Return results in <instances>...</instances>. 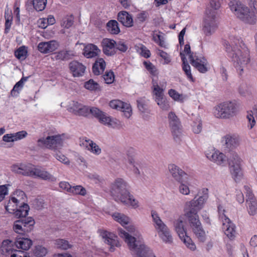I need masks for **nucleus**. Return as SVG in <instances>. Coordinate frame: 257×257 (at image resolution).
Listing matches in <instances>:
<instances>
[{
  "instance_id": "36",
  "label": "nucleus",
  "mask_w": 257,
  "mask_h": 257,
  "mask_svg": "<svg viewBox=\"0 0 257 257\" xmlns=\"http://www.w3.org/2000/svg\"><path fill=\"white\" fill-rule=\"evenodd\" d=\"M29 210V205L23 202L22 205L20 206L19 208L17 207L14 214L17 218L25 217L28 214Z\"/></svg>"
},
{
  "instance_id": "9",
  "label": "nucleus",
  "mask_w": 257,
  "mask_h": 257,
  "mask_svg": "<svg viewBox=\"0 0 257 257\" xmlns=\"http://www.w3.org/2000/svg\"><path fill=\"white\" fill-rule=\"evenodd\" d=\"M228 161L232 177L236 182H239L243 177L241 159L236 152H232L230 154Z\"/></svg>"
},
{
  "instance_id": "13",
  "label": "nucleus",
  "mask_w": 257,
  "mask_h": 257,
  "mask_svg": "<svg viewBox=\"0 0 257 257\" xmlns=\"http://www.w3.org/2000/svg\"><path fill=\"white\" fill-rule=\"evenodd\" d=\"M189 59L191 65L199 72L205 73L209 70V65L204 57L192 54L189 55Z\"/></svg>"
},
{
  "instance_id": "39",
  "label": "nucleus",
  "mask_w": 257,
  "mask_h": 257,
  "mask_svg": "<svg viewBox=\"0 0 257 257\" xmlns=\"http://www.w3.org/2000/svg\"><path fill=\"white\" fill-rule=\"evenodd\" d=\"M74 56L71 51L62 50L56 53L55 58L57 60H68Z\"/></svg>"
},
{
  "instance_id": "32",
  "label": "nucleus",
  "mask_w": 257,
  "mask_h": 257,
  "mask_svg": "<svg viewBox=\"0 0 257 257\" xmlns=\"http://www.w3.org/2000/svg\"><path fill=\"white\" fill-rule=\"evenodd\" d=\"M105 62L102 58L97 59L92 67L93 73L95 75H99L103 73L105 68Z\"/></svg>"
},
{
  "instance_id": "54",
  "label": "nucleus",
  "mask_w": 257,
  "mask_h": 257,
  "mask_svg": "<svg viewBox=\"0 0 257 257\" xmlns=\"http://www.w3.org/2000/svg\"><path fill=\"white\" fill-rule=\"evenodd\" d=\"M84 87L90 91L99 90V85L93 79H90L84 83Z\"/></svg>"
},
{
  "instance_id": "60",
  "label": "nucleus",
  "mask_w": 257,
  "mask_h": 257,
  "mask_svg": "<svg viewBox=\"0 0 257 257\" xmlns=\"http://www.w3.org/2000/svg\"><path fill=\"white\" fill-rule=\"evenodd\" d=\"M144 65L145 68L152 75L155 76L158 74L157 68L150 62H144Z\"/></svg>"
},
{
  "instance_id": "21",
  "label": "nucleus",
  "mask_w": 257,
  "mask_h": 257,
  "mask_svg": "<svg viewBox=\"0 0 257 257\" xmlns=\"http://www.w3.org/2000/svg\"><path fill=\"white\" fill-rule=\"evenodd\" d=\"M80 146L92 154L98 156L101 153L100 147L91 140L85 138L80 141Z\"/></svg>"
},
{
  "instance_id": "53",
  "label": "nucleus",
  "mask_w": 257,
  "mask_h": 257,
  "mask_svg": "<svg viewBox=\"0 0 257 257\" xmlns=\"http://www.w3.org/2000/svg\"><path fill=\"white\" fill-rule=\"evenodd\" d=\"M202 129V121L200 117H197L195 120H194L192 124V131L194 133L198 134Z\"/></svg>"
},
{
  "instance_id": "50",
  "label": "nucleus",
  "mask_w": 257,
  "mask_h": 257,
  "mask_svg": "<svg viewBox=\"0 0 257 257\" xmlns=\"http://www.w3.org/2000/svg\"><path fill=\"white\" fill-rule=\"evenodd\" d=\"M125 202H121L124 204L128 205L132 208L136 209L139 207V201L135 199L134 196L128 193V195H127L125 198Z\"/></svg>"
},
{
  "instance_id": "52",
  "label": "nucleus",
  "mask_w": 257,
  "mask_h": 257,
  "mask_svg": "<svg viewBox=\"0 0 257 257\" xmlns=\"http://www.w3.org/2000/svg\"><path fill=\"white\" fill-rule=\"evenodd\" d=\"M127 160L129 164H133L135 161V157L137 155V151L132 147L127 148L125 151Z\"/></svg>"
},
{
  "instance_id": "5",
  "label": "nucleus",
  "mask_w": 257,
  "mask_h": 257,
  "mask_svg": "<svg viewBox=\"0 0 257 257\" xmlns=\"http://www.w3.org/2000/svg\"><path fill=\"white\" fill-rule=\"evenodd\" d=\"M208 190L207 188L202 189V195L196 199V197L190 201L186 202L184 207L185 215L198 216V212L204 207V206L208 198Z\"/></svg>"
},
{
  "instance_id": "8",
  "label": "nucleus",
  "mask_w": 257,
  "mask_h": 257,
  "mask_svg": "<svg viewBox=\"0 0 257 257\" xmlns=\"http://www.w3.org/2000/svg\"><path fill=\"white\" fill-rule=\"evenodd\" d=\"M217 12L206 11L202 22V32L204 34L209 37L212 35L218 28Z\"/></svg>"
},
{
  "instance_id": "3",
  "label": "nucleus",
  "mask_w": 257,
  "mask_h": 257,
  "mask_svg": "<svg viewBox=\"0 0 257 257\" xmlns=\"http://www.w3.org/2000/svg\"><path fill=\"white\" fill-rule=\"evenodd\" d=\"M118 231L119 236L124 240L132 253L136 254L137 257H156L152 250L144 244L138 245L136 238L127 232L122 228L118 229Z\"/></svg>"
},
{
  "instance_id": "23",
  "label": "nucleus",
  "mask_w": 257,
  "mask_h": 257,
  "mask_svg": "<svg viewBox=\"0 0 257 257\" xmlns=\"http://www.w3.org/2000/svg\"><path fill=\"white\" fill-rule=\"evenodd\" d=\"M58 47V43L54 40L49 42H40L38 46V50L42 53L47 54L56 50Z\"/></svg>"
},
{
  "instance_id": "49",
  "label": "nucleus",
  "mask_w": 257,
  "mask_h": 257,
  "mask_svg": "<svg viewBox=\"0 0 257 257\" xmlns=\"http://www.w3.org/2000/svg\"><path fill=\"white\" fill-rule=\"evenodd\" d=\"M149 100L145 98H141L137 100L138 107L142 113H149L148 107Z\"/></svg>"
},
{
  "instance_id": "61",
  "label": "nucleus",
  "mask_w": 257,
  "mask_h": 257,
  "mask_svg": "<svg viewBox=\"0 0 257 257\" xmlns=\"http://www.w3.org/2000/svg\"><path fill=\"white\" fill-rule=\"evenodd\" d=\"M54 156L55 158L60 162L65 165H69L70 164V161L68 158L60 152L56 153Z\"/></svg>"
},
{
  "instance_id": "25",
  "label": "nucleus",
  "mask_w": 257,
  "mask_h": 257,
  "mask_svg": "<svg viewBox=\"0 0 257 257\" xmlns=\"http://www.w3.org/2000/svg\"><path fill=\"white\" fill-rule=\"evenodd\" d=\"M71 72L74 77H80L84 75L86 67L81 63L73 61L69 64Z\"/></svg>"
},
{
  "instance_id": "45",
  "label": "nucleus",
  "mask_w": 257,
  "mask_h": 257,
  "mask_svg": "<svg viewBox=\"0 0 257 257\" xmlns=\"http://www.w3.org/2000/svg\"><path fill=\"white\" fill-rule=\"evenodd\" d=\"M55 244L57 248L62 250H67L72 247V245L68 240L61 238L56 239Z\"/></svg>"
},
{
  "instance_id": "31",
  "label": "nucleus",
  "mask_w": 257,
  "mask_h": 257,
  "mask_svg": "<svg viewBox=\"0 0 257 257\" xmlns=\"http://www.w3.org/2000/svg\"><path fill=\"white\" fill-rule=\"evenodd\" d=\"M118 20L125 27H131L133 24V20L131 15L125 11H121L118 13Z\"/></svg>"
},
{
  "instance_id": "19",
  "label": "nucleus",
  "mask_w": 257,
  "mask_h": 257,
  "mask_svg": "<svg viewBox=\"0 0 257 257\" xmlns=\"http://www.w3.org/2000/svg\"><path fill=\"white\" fill-rule=\"evenodd\" d=\"M206 157L217 165L223 166L226 162L225 155L217 150L212 149L206 153Z\"/></svg>"
},
{
  "instance_id": "16",
  "label": "nucleus",
  "mask_w": 257,
  "mask_h": 257,
  "mask_svg": "<svg viewBox=\"0 0 257 257\" xmlns=\"http://www.w3.org/2000/svg\"><path fill=\"white\" fill-rule=\"evenodd\" d=\"M29 176L34 178H38L42 180L52 182L56 181L57 178L45 169L36 167L31 165Z\"/></svg>"
},
{
  "instance_id": "27",
  "label": "nucleus",
  "mask_w": 257,
  "mask_h": 257,
  "mask_svg": "<svg viewBox=\"0 0 257 257\" xmlns=\"http://www.w3.org/2000/svg\"><path fill=\"white\" fill-rule=\"evenodd\" d=\"M167 82L165 81L160 82L153 81V92L155 95V100L164 97V91L166 88Z\"/></svg>"
},
{
  "instance_id": "22",
  "label": "nucleus",
  "mask_w": 257,
  "mask_h": 257,
  "mask_svg": "<svg viewBox=\"0 0 257 257\" xmlns=\"http://www.w3.org/2000/svg\"><path fill=\"white\" fill-rule=\"evenodd\" d=\"M102 51L107 56H112L116 53V42L108 38H104L101 41Z\"/></svg>"
},
{
  "instance_id": "14",
  "label": "nucleus",
  "mask_w": 257,
  "mask_h": 257,
  "mask_svg": "<svg viewBox=\"0 0 257 257\" xmlns=\"http://www.w3.org/2000/svg\"><path fill=\"white\" fill-rule=\"evenodd\" d=\"M244 189L246 194V204L248 213L254 215L257 213V202L252 190L248 185H244Z\"/></svg>"
},
{
  "instance_id": "11",
  "label": "nucleus",
  "mask_w": 257,
  "mask_h": 257,
  "mask_svg": "<svg viewBox=\"0 0 257 257\" xmlns=\"http://www.w3.org/2000/svg\"><path fill=\"white\" fill-rule=\"evenodd\" d=\"M184 224L185 222L182 218H179L176 220L174 223L175 231L187 247L191 250L194 251L196 248V245L191 238L187 235Z\"/></svg>"
},
{
  "instance_id": "42",
  "label": "nucleus",
  "mask_w": 257,
  "mask_h": 257,
  "mask_svg": "<svg viewBox=\"0 0 257 257\" xmlns=\"http://www.w3.org/2000/svg\"><path fill=\"white\" fill-rule=\"evenodd\" d=\"M20 220H23V230L25 232H28L31 231L35 224V221L31 217L22 218Z\"/></svg>"
},
{
  "instance_id": "35",
  "label": "nucleus",
  "mask_w": 257,
  "mask_h": 257,
  "mask_svg": "<svg viewBox=\"0 0 257 257\" xmlns=\"http://www.w3.org/2000/svg\"><path fill=\"white\" fill-rule=\"evenodd\" d=\"M19 203L20 199L16 197H12L7 204L5 205V208L8 212L14 214Z\"/></svg>"
},
{
  "instance_id": "1",
  "label": "nucleus",
  "mask_w": 257,
  "mask_h": 257,
  "mask_svg": "<svg viewBox=\"0 0 257 257\" xmlns=\"http://www.w3.org/2000/svg\"><path fill=\"white\" fill-rule=\"evenodd\" d=\"M223 45L238 75L242 76L250 60L248 49L239 37L233 35L229 36L228 41H224Z\"/></svg>"
},
{
  "instance_id": "26",
  "label": "nucleus",
  "mask_w": 257,
  "mask_h": 257,
  "mask_svg": "<svg viewBox=\"0 0 257 257\" xmlns=\"http://www.w3.org/2000/svg\"><path fill=\"white\" fill-rule=\"evenodd\" d=\"M168 168L171 176L177 182H180L187 175L183 170L174 164L169 165Z\"/></svg>"
},
{
  "instance_id": "40",
  "label": "nucleus",
  "mask_w": 257,
  "mask_h": 257,
  "mask_svg": "<svg viewBox=\"0 0 257 257\" xmlns=\"http://www.w3.org/2000/svg\"><path fill=\"white\" fill-rule=\"evenodd\" d=\"M28 77H23L20 81L16 83L13 89L11 90V94L13 96H17L22 89L25 82L28 80Z\"/></svg>"
},
{
  "instance_id": "46",
  "label": "nucleus",
  "mask_w": 257,
  "mask_h": 257,
  "mask_svg": "<svg viewBox=\"0 0 257 257\" xmlns=\"http://www.w3.org/2000/svg\"><path fill=\"white\" fill-rule=\"evenodd\" d=\"M106 26L108 31L112 34H117L120 32L118 24L115 20L109 21Z\"/></svg>"
},
{
  "instance_id": "6",
  "label": "nucleus",
  "mask_w": 257,
  "mask_h": 257,
  "mask_svg": "<svg viewBox=\"0 0 257 257\" xmlns=\"http://www.w3.org/2000/svg\"><path fill=\"white\" fill-rule=\"evenodd\" d=\"M153 224L159 237L165 243L173 242V237L168 226L162 220L158 214L155 211L151 212Z\"/></svg>"
},
{
  "instance_id": "58",
  "label": "nucleus",
  "mask_w": 257,
  "mask_h": 257,
  "mask_svg": "<svg viewBox=\"0 0 257 257\" xmlns=\"http://www.w3.org/2000/svg\"><path fill=\"white\" fill-rule=\"evenodd\" d=\"M160 33H154L153 35V40L162 47H165V42L164 37L161 35Z\"/></svg>"
},
{
  "instance_id": "30",
  "label": "nucleus",
  "mask_w": 257,
  "mask_h": 257,
  "mask_svg": "<svg viewBox=\"0 0 257 257\" xmlns=\"http://www.w3.org/2000/svg\"><path fill=\"white\" fill-rule=\"evenodd\" d=\"M100 52V50L97 46L89 44L84 47L83 54L86 58H91L97 56Z\"/></svg>"
},
{
  "instance_id": "20",
  "label": "nucleus",
  "mask_w": 257,
  "mask_h": 257,
  "mask_svg": "<svg viewBox=\"0 0 257 257\" xmlns=\"http://www.w3.org/2000/svg\"><path fill=\"white\" fill-rule=\"evenodd\" d=\"M68 109L70 112L78 115L86 116L89 114V107L77 101H72L70 102Z\"/></svg>"
},
{
  "instance_id": "48",
  "label": "nucleus",
  "mask_w": 257,
  "mask_h": 257,
  "mask_svg": "<svg viewBox=\"0 0 257 257\" xmlns=\"http://www.w3.org/2000/svg\"><path fill=\"white\" fill-rule=\"evenodd\" d=\"M178 182L179 183V185L178 187L179 192L183 195H189L190 190L188 183L187 181H183V180Z\"/></svg>"
},
{
  "instance_id": "62",
  "label": "nucleus",
  "mask_w": 257,
  "mask_h": 257,
  "mask_svg": "<svg viewBox=\"0 0 257 257\" xmlns=\"http://www.w3.org/2000/svg\"><path fill=\"white\" fill-rule=\"evenodd\" d=\"M5 17L6 19L5 33L7 34L11 28L13 18L11 15L8 16V12H5Z\"/></svg>"
},
{
  "instance_id": "59",
  "label": "nucleus",
  "mask_w": 257,
  "mask_h": 257,
  "mask_svg": "<svg viewBox=\"0 0 257 257\" xmlns=\"http://www.w3.org/2000/svg\"><path fill=\"white\" fill-rule=\"evenodd\" d=\"M14 230L17 233L23 234L25 233L23 227V220L20 219L15 221L13 226Z\"/></svg>"
},
{
  "instance_id": "63",
  "label": "nucleus",
  "mask_w": 257,
  "mask_h": 257,
  "mask_svg": "<svg viewBox=\"0 0 257 257\" xmlns=\"http://www.w3.org/2000/svg\"><path fill=\"white\" fill-rule=\"evenodd\" d=\"M103 78L106 83L111 84L114 80V75L113 72L112 71L106 72L103 75Z\"/></svg>"
},
{
  "instance_id": "33",
  "label": "nucleus",
  "mask_w": 257,
  "mask_h": 257,
  "mask_svg": "<svg viewBox=\"0 0 257 257\" xmlns=\"http://www.w3.org/2000/svg\"><path fill=\"white\" fill-rule=\"evenodd\" d=\"M111 216L115 221L120 223L122 226L128 224L131 221L128 216L119 212H114Z\"/></svg>"
},
{
  "instance_id": "56",
  "label": "nucleus",
  "mask_w": 257,
  "mask_h": 257,
  "mask_svg": "<svg viewBox=\"0 0 257 257\" xmlns=\"http://www.w3.org/2000/svg\"><path fill=\"white\" fill-rule=\"evenodd\" d=\"M70 193L74 195L85 196L86 194V189L81 185L72 186Z\"/></svg>"
},
{
  "instance_id": "24",
  "label": "nucleus",
  "mask_w": 257,
  "mask_h": 257,
  "mask_svg": "<svg viewBox=\"0 0 257 257\" xmlns=\"http://www.w3.org/2000/svg\"><path fill=\"white\" fill-rule=\"evenodd\" d=\"M101 235L104 239V242L110 246V251H112L113 250V247L120 245L117 237L114 233L103 231L101 232Z\"/></svg>"
},
{
  "instance_id": "15",
  "label": "nucleus",
  "mask_w": 257,
  "mask_h": 257,
  "mask_svg": "<svg viewBox=\"0 0 257 257\" xmlns=\"http://www.w3.org/2000/svg\"><path fill=\"white\" fill-rule=\"evenodd\" d=\"M240 139L238 135L233 134H226L221 139V143L224 148L231 150L236 148L240 145Z\"/></svg>"
},
{
  "instance_id": "29",
  "label": "nucleus",
  "mask_w": 257,
  "mask_h": 257,
  "mask_svg": "<svg viewBox=\"0 0 257 257\" xmlns=\"http://www.w3.org/2000/svg\"><path fill=\"white\" fill-rule=\"evenodd\" d=\"M222 229L224 233L228 236V238L231 239L235 236V225L230 221L228 218V221L224 220L222 221Z\"/></svg>"
},
{
  "instance_id": "10",
  "label": "nucleus",
  "mask_w": 257,
  "mask_h": 257,
  "mask_svg": "<svg viewBox=\"0 0 257 257\" xmlns=\"http://www.w3.org/2000/svg\"><path fill=\"white\" fill-rule=\"evenodd\" d=\"M63 135H55L42 137L37 141V145L41 148H46L54 151L58 150L63 146Z\"/></svg>"
},
{
  "instance_id": "7",
  "label": "nucleus",
  "mask_w": 257,
  "mask_h": 257,
  "mask_svg": "<svg viewBox=\"0 0 257 257\" xmlns=\"http://www.w3.org/2000/svg\"><path fill=\"white\" fill-rule=\"evenodd\" d=\"M110 193L115 200L125 202L129 193L127 183L123 179L117 178L111 184Z\"/></svg>"
},
{
  "instance_id": "2",
  "label": "nucleus",
  "mask_w": 257,
  "mask_h": 257,
  "mask_svg": "<svg viewBox=\"0 0 257 257\" xmlns=\"http://www.w3.org/2000/svg\"><path fill=\"white\" fill-rule=\"evenodd\" d=\"M228 7L234 16L244 24L253 26L257 23V12L240 1H231Z\"/></svg>"
},
{
  "instance_id": "51",
  "label": "nucleus",
  "mask_w": 257,
  "mask_h": 257,
  "mask_svg": "<svg viewBox=\"0 0 257 257\" xmlns=\"http://www.w3.org/2000/svg\"><path fill=\"white\" fill-rule=\"evenodd\" d=\"M27 48L24 46H21L15 52V56L19 59L24 60L27 56Z\"/></svg>"
},
{
  "instance_id": "57",
  "label": "nucleus",
  "mask_w": 257,
  "mask_h": 257,
  "mask_svg": "<svg viewBox=\"0 0 257 257\" xmlns=\"http://www.w3.org/2000/svg\"><path fill=\"white\" fill-rule=\"evenodd\" d=\"M155 101L163 110H168L170 108L169 102L165 97L155 100Z\"/></svg>"
},
{
  "instance_id": "55",
  "label": "nucleus",
  "mask_w": 257,
  "mask_h": 257,
  "mask_svg": "<svg viewBox=\"0 0 257 257\" xmlns=\"http://www.w3.org/2000/svg\"><path fill=\"white\" fill-rule=\"evenodd\" d=\"M47 252V249L42 245L36 246L34 250V253L37 257H44Z\"/></svg>"
},
{
  "instance_id": "18",
  "label": "nucleus",
  "mask_w": 257,
  "mask_h": 257,
  "mask_svg": "<svg viewBox=\"0 0 257 257\" xmlns=\"http://www.w3.org/2000/svg\"><path fill=\"white\" fill-rule=\"evenodd\" d=\"M109 106L113 109L120 110L123 113L124 116L130 118L132 114V109L130 104L124 103L119 100H112L109 102Z\"/></svg>"
},
{
  "instance_id": "38",
  "label": "nucleus",
  "mask_w": 257,
  "mask_h": 257,
  "mask_svg": "<svg viewBox=\"0 0 257 257\" xmlns=\"http://www.w3.org/2000/svg\"><path fill=\"white\" fill-rule=\"evenodd\" d=\"M181 59L183 62L182 69L186 75L187 79L191 82H194V79L192 76L190 65L185 58L182 57Z\"/></svg>"
},
{
  "instance_id": "17",
  "label": "nucleus",
  "mask_w": 257,
  "mask_h": 257,
  "mask_svg": "<svg viewBox=\"0 0 257 257\" xmlns=\"http://www.w3.org/2000/svg\"><path fill=\"white\" fill-rule=\"evenodd\" d=\"M169 125L174 137L178 138L182 134V126L179 119L174 112H170L168 116Z\"/></svg>"
},
{
  "instance_id": "12",
  "label": "nucleus",
  "mask_w": 257,
  "mask_h": 257,
  "mask_svg": "<svg viewBox=\"0 0 257 257\" xmlns=\"http://www.w3.org/2000/svg\"><path fill=\"white\" fill-rule=\"evenodd\" d=\"M186 217L188 219L190 226L196 237L199 241L201 242L205 241L206 239V234L202 228L201 223L199 219V216H189Z\"/></svg>"
},
{
  "instance_id": "64",
  "label": "nucleus",
  "mask_w": 257,
  "mask_h": 257,
  "mask_svg": "<svg viewBox=\"0 0 257 257\" xmlns=\"http://www.w3.org/2000/svg\"><path fill=\"white\" fill-rule=\"evenodd\" d=\"M128 49L127 45L123 41H119L116 42L115 51L119 50L121 52H125Z\"/></svg>"
},
{
  "instance_id": "43",
  "label": "nucleus",
  "mask_w": 257,
  "mask_h": 257,
  "mask_svg": "<svg viewBox=\"0 0 257 257\" xmlns=\"http://www.w3.org/2000/svg\"><path fill=\"white\" fill-rule=\"evenodd\" d=\"M90 113L95 117L99 119V121L102 123L106 115L105 113L101 111L97 107H89V113Z\"/></svg>"
},
{
  "instance_id": "28",
  "label": "nucleus",
  "mask_w": 257,
  "mask_h": 257,
  "mask_svg": "<svg viewBox=\"0 0 257 257\" xmlns=\"http://www.w3.org/2000/svg\"><path fill=\"white\" fill-rule=\"evenodd\" d=\"M31 165V164H14L11 167V170L15 173L29 176L30 173H31L30 169Z\"/></svg>"
},
{
  "instance_id": "34",
  "label": "nucleus",
  "mask_w": 257,
  "mask_h": 257,
  "mask_svg": "<svg viewBox=\"0 0 257 257\" xmlns=\"http://www.w3.org/2000/svg\"><path fill=\"white\" fill-rule=\"evenodd\" d=\"M15 244L18 248L27 250L32 245V241L28 238H21L17 239Z\"/></svg>"
},
{
  "instance_id": "41",
  "label": "nucleus",
  "mask_w": 257,
  "mask_h": 257,
  "mask_svg": "<svg viewBox=\"0 0 257 257\" xmlns=\"http://www.w3.org/2000/svg\"><path fill=\"white\" fill-rule=\"evenodd\" d=\"M168 94L174 101L180 103H183L186 98V95L179 93L174 89L169 90Z\"/></svg>"
},
{
  "instance_id": "47",
  "label": "nucleus",
  "mask_w": 257,
  "mask_h": 257,
  "mask_svg": "<svg viewBox=\"0 0 257 257\" xmlns=\"http://www.w3.org/2000/svg\"><path fill=\"white\" fill-rule=\"evenodd\" d=\"M102 123L113 128H119L121 125V123L119 120L115 118H112L108 116L105 117Z\"/></svg>"
},
{
  "instance_id": "37",
  "label": "nucleus",
  "mask_w": 257,
  "mask_h": 257,
  "mask_svg": "<svg viewBox=\"0 0 257 257\" xmlns=\"http://www.w3.org/2000/svg\"><path fill=\"white\" fill-rule=\"evenodd\" d=\"M14 242L10 240H4L2 245V250L3 253L11 254L14 252Z\"/></svg>"
},
{
  "instance_id": "4",
  "label": "nucleus",
  "mask_w": 257,
  "mask_h": 257,
  "mask_svg": "<svg viewBox=\"0 0 257 257\" xmlns=\"http://www.w3.org/2000/svg\"><path fill=\"white\" fill-rule=\"evenodd\" d=\"M238 104L235 101H228L215 106L213 110L214 116L219 118H230L236 115Z\"/></svg>"
},
{
  "instance_id": "44",
  "label": "nucleus",
  "mask_w": 257,
  "mask_h": 257,
  "mask_svg": "<svg viewBox=\"0 0 257 257\" xmlns=\"http://www.w3.org/2000/svg\"><path fill=\"white\" fill-rule=\"evenodd\" d=\"M37 11H42L46 6L47 0H28Z\"/></svg>"
}]
</instances>
